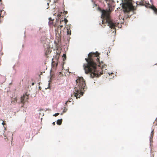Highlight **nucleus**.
I'll use <instances>...</instances> for the list:
<instances>
[{
    "label": "nucleus",
    "mask_w": 157,
    "mask_h": 157,
    "mask_svg": "<svg viewBox=\"0 0 157 157\" xmlns=\"http://www.w3.org/2000/svg\"><path fill=\"white\" fill-rule=\"evenodd\" d=\"M99 55L98 52H90L88 54V58L85 59L87 63L84 64V69L86 74L90 73L92 78L98 77L103 74L102 69L97 68V64L99 63Z\"/></svg>",
    "instance_id": "f257e3e1"
},
{
    "label": "nucleus",
    "mask_w": 157,
    "mask_h": 157,
    "mask_svg": "<svg viewBox=\"0 0 157 157\" xmlns=\"http://www.w3.org/2000/svg\"><path fill=\"white\" fill-rule=\"evenodd\" d=\"M109 9L108 10H101V16L103 17V20L101 24L103 25L100 24L102 27L105 26L106 25L109 27L110 28L116 29V28H121V25L119 23H115L111 21L110 17V14L113 10V8L111 6H109Z\"/></svg>",
    "instance_id": "f03ea898"
},
{
    "label": "nucleus",
    "mask_w": 157,
    "mask_h": 157,
    "mask_svg": "<svg viewBox=\"0 0 157 157\" xmlns=\"http://www.w3.org/2000/svg\"><path fill=\"white\" fill-rule=\"evenodd\" d=\"M76 86L75 87L74 96L77 99L83 94V91L86 88L85 81L82 77H79L76 80Z\"/></svg>",
    "instance_id": "7ed1b4c3"
},
{
    "label": "nucleus",
    "mask_w": 157,
    "mask_h": 157,
    "mask_svg": "<svg viewBox=\"0 0 157 157\" xmlns=\"http://www.w3.org/2000/svg\"><path fill=\"white\" fill-rule=\"evenodd\" d=\"M123 2L122 7L124 12H128L136 10V8L132 4V0H122Z\"/></svg>",
    "instance_id": "20e7f679"
},
{
    "label": "nucleus",
    "mask_w": 157,
    "mask_h": 157,
    "mask_svg": "<svg viewBox=\"0 0 157 157\" xmlns=\"http://www.w3.org/2000/svg\"><path fill=\"white\" fill-rule=\"evenodd\" d=\"M59 19L58 18V19L57 18L56 19V23L54 25V26L55 27H57L58 28H60L61 29L63 26V23L64 24H66L67 21L65 18H64V20H62V21L60 20V21L59 20Z\"/></svg>",
    "instance_id": "39448f33"
},
{
    "label": "nucleus",
    "mask_w": 157,
    "mask_h": 157,
    "mask_svg": "<svg viewBox=\"0 0 157 157\" xmlns=\"http://www.w3.org/2000/svg\"><path fill=\"white\" fill-rule=\"evenodd\" d=\"M21 102L24 104L26 101H27L29 98V95L26 94H24L21 98Z\"/></svg>",
    "instance_id": "423d86ee"
},
{
    "label": "nucleus",
    "mask_w": 157,
    "mask_h": 157,
    "mask_svg": "<svg viewBox=\"0 0 157 157\" xmlns=\"http://www.w3.org/2000/svg\"><path fill=\"white\" fill-rule=\"evenodd\" d=\"M56 33V36L57 40L58 42H59L60 40L61 35L59 33V30H55Z\"/></svg>",
    "instance_id": "0eeeda50"
},
{
    "label": "nucleus",
    "mask_w": 157,
    "mask_h": 157,
    "mask_svg": "<svg viewBox=\"0 0 157 157\" xmlns=\"http://www.w3.org/2000/svg\"><path fill=\"white\" fill-rule=\"evenodd\" d=\"M67 11H64V12L62 13V12H61L60 13H59L57 15L58 18L59 19H60L61 17V15L63 14H66L67 13Z\"/></svg>",
    "instance_id": "6e6552de"
},
{
    "label": "nucleus",
    "mask_w": 157,
    "mask_h": 157,
    "mask_svg": "<svg viewBox=\"0 0 157 157\" xmlns=\"http://www.w3.org/2000/svg\"><path fill=\"white\" fill-rule=\"evenodd\" d=\"M62 121H63L62 119L58 120L57 121V122H56L57 124L58 125H60L62 124Z\"/></svg>",
    "instance_id": "1a4fd4ad"
},
{
    "label": "nucleus",
    "mask_w": 157,
    "mask_h": 157,
    "mask_svg": "<svg viewBox=\"0 0 157 157\" xmlns=\"http://www.w3.org/2000/svg\"><path fill=\"white\" fill-rule=\"evenodd\" d=\"M151 8L154 10L155 13L157 14V9L154 6H152Z\"/></svg>",
    "instance_id": "9d476101"
},
{
    "label": "nucleus",
    "mask_w": 157,
    "mask_h": 157,
    "mask_svg": "<svg viewBox=\"0 0 157 157\" xmlns=\"http://www.w3.org/2000/svg\"><path fill=\"white\" fill-rule=\"evenodd\" d=\"M49 25H52L53 23V20L52 19V18L51 17L49 18Z\"/></svg>",
    "instance_id": "9b49d317"
},
{
    "label": "nucleus",
    "mask_w": 157,
    "mask_h": 157,
    "mask_svg": "<svg viewBox=\"0 0 157 157\" xmlns=\"http://www.w3.org/2000/svg\"><path fill=\"white\" fill-rule=\"evenodd\" d=\"M17 99L16 98H13L12 99L11 102L15 103L16 102H17Z\"/></svg>",
    "instance_id": "f8f14e48"
},
{
    "label": "nucleus",
    "mask_w": 157,
    "mask_h": 157,
    "mask_svg": "<svg viewBox=\"0 0 157 157\" xmlns=\"http://www.w3.org/2000/svg\"><path fill=\"white\" fill-rule=\"evenodd\" d=\"M63 60L64 61L65 60H66V54H63Z\"/></svg>",
    "instance_id": "ddd939ff"
},
{
    "label": "nucleus",
    "mask_w": 157,
    "mask_h": 157,
    "mask_svg": "<svg viewBox=\"0 0 157 157\" xmlns=\"http://www.w3.org/2000/svg\"><path fill=\"white\" fill-rule=\"evenodd\" d=\"M67 110V109L66 108V106L64 107V109L63 111V113H66Z\"/></svg>",
    "instance_id": "4468645a"
},
{
    "label": "nucleus",
    "mask_w": 157,
    "mask_h": 157,
    "mask_svg": "<svg viewBox=\"0 0 157 157\" xmlns=\"http://www.w3.org/2000/svg\"><path fill=\"white\" fill-rule=\"evenodd\" d=\"M67 34L68 35H71V30H67Z\"/></svg>",
    "instance_id": "2eb2a0df"
},
{
    "label": "nucleus",
    "mask_w": 157,
    "mask_h": 157,
    "mask_svg": "<svg viewBox=\"0 0 157 157\" xmlns=\"http://www.w3.org/2000/svg\"><path fill=\"white\" fill-rule=\"evenodd\" d=\"M141 1L139 2V4L140 5H144V2L143 1H142V0H141Z\"/></svg>",
    "instance_id": "dca6fc26"
},
{
    "label": "nucleus",
    "mask_w": 157,
    "mask_h": 157,
    "mask_svg": "<svg viewBox=\"0 0 157 157\" xmlns=\"http://www.w3.org/2000/svg\"><path fill=\"white\" fill-rule=\"evenodd\" d=\"M59 114V113H55L54 115H53L55 117H56L57 116H58Z\"/></svg>",
    "instance_id": "f3484780"
},
{
    "label": "nucleus",
    "mask_w": 157,
    "mask_h": 157,
    "mask_svg": "<svg viewBox=\"0 0 157 157\" xmlns=\"http://www.w3.org/2000/svg\"><path fill=\"white\" fill-rule=\"evenodd\" d=\"M154 134V130H152L151 133V136L152 135L153 136Z\"/></svg>",
    "instance_id": "a211bd4d"
},
{
    "label": "nucleus",
    "mask_w": 157,
    "mask_h": 157,
    "mask_svg": "<svg viewBox=\"0 0 157 157\" xmlns=\"http://www.w3.org/2000/svg\"><path fill=\"white\" fill-rule=\"evenodd\" d=\"M115 31H113V35H115L116 34V30H114Z\"/></svg>",
    "instance_id": "6ab92c4d"
},
{
    "label": "nucleus",
    "mask_w": 157,
    "mask_h": 157,
    "mask_svg": "<svg viewBox=\"0 0 157 157\" xmlns=\"http://www.w3.org/2000/svg\"><path fill=\"white\" fill-rule=\"evenodd\" d=\"M70 102V101H67L65 103V106H66L67 105V102Z\"/></svg>",
    "instance_id": "aec40b11"
},
{
    "label": "nucleus",
    "mask_w": 157,
    "mask_h": 157,
    "mask_svg": "<svg viewBox=\"0 0 157 157\" xmlns=\"http://www.w3.org/2000/svg\"><path fill=\"white\" fill-rule=\"evenodd\" d=\"M2 124L4 125H5L6 124L5 123H4V121H3V122L2 123Z\"/></svg>",
    "instance_id": "412c9836"
},
{
    "label": "nucleus",
    "mask_w": 157,
    "mask_h": 157,
    "mask_svg": "<svg viewBox=\"0 0 157 157\" xmlns=\"http://www.w3.org/2000/svg\"><path fill=\"white\" fill-rule=\"evenodd\" d=\"M154 124H155V125H157V123H155V122H154Z\"/></svg>",
    "instance_id": "4be33fe9"
},
{
    "label": "nucleus",
    "mask_w": 157,
    "mask_h": 157,
    "mask_svg": "<svg viewBox=\"0 0 157 157\" xmlns=\"http://www.w3.org/2000/svg\"><path fill=\"white\" fill-rule=\"evenodd\" d=\"M52 124L53 125H55V122H53V123H52Z\"/></svg>",
    "instance_id": "5701e85b"
},
{
    "label": "nucleus",
    "mask_w": 157,
    "mask_h": 157,
    "mask_svg": "<svg viewBox=\"0 0 157 157\" xmlns=\"http://www.w3.org/2000/svg\"><path fill=\"white\" fill-rule=\"evenodd\" d=\"M113 30H111V31H110L109 32V33H112Z\"/></svg>",
    "instance_id": "b1692460"
},
{
    "label": "nucleus",
    "mask_w": 157,
    "mask_h": 157,
    "mask_svg": "<svg viewBox=\"0 0 157 157\" xmlns=\"http://www.w3.org/2000/svg\"><path fill=\"white\" fill-rule=\"evenodd\" d=\"M63 113H61V115H63Z\"/></svg>",
    "instance_id": "393cba45"
},
{
    "label": "nucleus",
    "mask_w": 157,
    "mask_h": 157,
    "mask_svg": "<svg viewBox=\"0 0 157 157\" xmlns=\"http://www.w3.org/2000/svg\"><path fill=\"white\" fill-rule=\"evenodd\" d=\"M34 83H32V85H34Z\"/></svg>",
    "instance_id": "a878e982"
},
{
    "label": "nucleus",
    "mask_w": 157,
    "mask_h": 157,
    "mask_svg": "<svg viewBox=\"0 0 157 157\" xmlns=\"http://www.w3.org/2000/svg\"><path fill=\"white\" fill-rule=\"evenodd\" d=\"M155 121H157V118L156 119Z\"/></svg>",
    "instance_id": "bb28decb"
},
{
    "label": "nucleus",
    "mask_w": 157,
    "mask_h": 157,
    "mask_svg": "<svg viewBox=\"0 0 157 157\" xmlns=\"http://www.w3.org/2000/svg\"><path fill=\"white\" fill-rule=\"evenodd\" d=\"M45 55H46V56H47V55L46 53H45Z\"/></svg>",
    "instance_id": "cd10ccee"
},
{
    "label": "nucleus",
    "mask_w": 157,
    "mask_h": 157,
    "mask_svg": "<svg viewBox=\"0 0 157 157\" xmlns=\"http://www.w3.org/2000/svg\"><path fill=\"white\" fill-rule=\"evenodd\" d=\"M0 17H1V13L0 14Z\"/></svg>",
    "instance_id": "c85d7f7f"
},
{
    "label": "nucleus",
    "mask_w": 157,
    "mask_h": 157,
    "mask_svg": "<svg viewBox=\"0 0 157 157\" xmlns=\"http://www.w3.org/2000/svg\"><path fill=\"white\" fill-rule=\"evenodd\" d=\"M0 1L1 2V0H0Z\"/></svg>",
    "instance_id": "c756f323"
}]
</instances>
